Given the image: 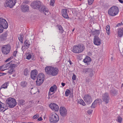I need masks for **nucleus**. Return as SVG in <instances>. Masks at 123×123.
Instances as JSON below:
<instances>
[{
	"label": "nucleus",
	"instance_id": "nucleus-1",
	"mask_svg": "<svg viewBox=\"0 0 123 123\" xmlns=\"http://www.w3.org/2000/svg\"><path fill=\"white\" fill-rule=\"evenodd\" d=\"M85 47L83 44H79L78 45L74 46L72 50V52L75 53H79L82 52L84 50Z\"/></svg>",
	"mask_w": 123,
	"mask_h": 123
},
{
	"label": "nucleus",
	"instance_id": "nucleus-2",
	"mask_svg": "<svg viewBox=\"0 0 123 123\" xmlns=\"http://www.w3.org/2000/svg\"><path fill=\"white\" fill-rule=\"evenodd\" d=\"M118 9L117 7L113 6L108 10V12L110 15L114 16L118 13Z\"/></svg>",
	"mask_w": 123,
	"mask_h": 123
},
{
	"label": "nucleus",
	"instance_id": "nucleus-3",
	"mask_svg": "<svg viewBox=\"0 0 123 123\" xmlns=\"http://www.w3.org/2000/svg\"><path fill=\"white\" fill-rule=\"evenodd\" d=\"M6 103L10 108L14 107L17 105L16 100L12 98H10L7 99L6 100Z\"/></svg>",
	"mask_w": 123,
	"mask_h": 123
},
{
	"label": "nucleus",
	"instance_id": "nucleus-4",
	"mask_svg": "<svg viewBox=\"0 0 123 123\" xmlns=\"http://www.w3.org/2000/svg\"><path fill=\"white\" fill-rule=\"evenodd\" d=\"M16 0H6L5 4V7H9L10 8H12L14 6L16 3Z\"/></svg>",
	"mask_w": 123,
	"mask_h": 123
},
{
	"label": "nucleus",
	"instance_id": "nucleus-5",
	"mask_svg": "<svg viewBox=\"0 0 123 123\" xmlns=\"http://www.w3.org/2000/svg\"><path fill=\"white\" fill-rule=\"evenodd\" d=\"M11 49L10 45L9 44H7L3 46L1 50L2 53L4 54L7 55L9 53Z\"/></svg>",
	"mask_w": 123,
	"mask_h": 123
},
{
	"label": "nucleus",
	"instance_id": "nucleus-6",
	"mask_svg": "<svg viewBox=\"0 0 123 123\" xmlns=\"http://www.w3.org/2000/svg\"><path fill=\"white\" fill-rule=\"evenodd\" d=\"M49 120L51 122L55 123L59 121V117L55 113H52L51 114Z\"/></svg>",
	"mask_w": 123,
	"mask_h": 123
},
{
	"label": "nucleus",
	"instance_id": "nucleus-7",
	"mask_svg": "<svg viewBox=\"0 0 123 123\" xmlns=\"http://www.w3.org/2000/svg\"><path fill=\"white\" fill-rule=\"evenodd\" d=\"M41 2L38 0H36L32 2L31 6L34 9H39L42 4Z\"/></svg>",
	"mask_w": 123,
	"mask_h": 123
},
{
	"label": "nucleus",
	"instance_id": "nucleus-8",
	"mask_svg": "<svg viewBox=\"0 0 123 123\" xmlns=\"http://www.w3.org/2000/svg\"><path fill=\"white\" fill-rule=\"evenodd\" d=\"M32 41L31 40H26L24 42V44L22 47V49L23 51H25L28 49Z\"/></svg>",
	"mask_w": 123,
	"mask_h": 123
},
{
	"label": "nucleus",
	"instance_id": "nucleus-9",
	"mask_svg": "<svg viewBox=\"0 0 123 123\" xmlns=\"http://www.w3.org/2000/svg\"><path fill=\"white\" fill-rule=\"evenodd\" d=\"M102 98L103 101L106 104H107L109 102L110 98L108 93H105L102 95Z\"/></svg>",
	"mask_w": 123,
	"mask_h": 123
},
{
	"label": "nucleus",
	"instance_id": "nucleus-10",
	"mask_svg": "<svg viewBox=\"0 0 123 123\" xmlns=\"http://www.w3.org/2000/svg\"><path fill=\"white\" fill-rule=\"evenodd\" d=\"M0 25L4 28L6 29L8 27V25L6 20L2 18H0Z\"/></svg>",
	"mask_w": 123,
	"mask_h": 123
},
{
	"label": "nucleus",
	"instance_id": "nucleus-11",
	"mask_svg": "<svg viewBox=\"0 0 123 123\" xmlns=\"http://www.w3.org/2000/svg\"><path fill=\"white\" fill-rule=\"evenodd\" d=\"M83 99L84 101L88 104H90L92 101V98L89 95L87 94L84 95Z\"/></svg>",
	"mask_w": 123,
	"mask_h": 123
},
{
	"label": "nucleus",
	"instance_id": "nucleus-12",
	"mask_svg": "<svg viewBox=\"0 0 123 123\" xmlns=\"http://www.w3.org/2000/svg\"><path fill=\"white\" fill-rule=\"evenodd\" d=\"M39 11L41 12H43L45 15H48L47 13L49 11L48 9L44 5H42L38 9Z\"/></svg>",
	"mask_w": 123,
	"mask_h": 123
},
{
	"label": "nucleus",
	"instance_id": "nucleus-13",
	"mask_svg": "<svg viewBox=\"0 0 123 123\" xmlns=\"http://www.w3.org/2000/svg\"><path fill=\"white\" fill-rule=\"evenodd\" d=\"M59 111L60 114L62 116H64L66 115L67 111L64 107H61L60 108Z\"/></svg>",
	"mask_w": 123,
	"mask_h": 123
},
{
	"label": "nucleus",
	"instance_id": "nucleus-14",
	"mask_svg": "<svg viewBox=\"0 0 123 123\" xmlns=\"http://www.w3.org/2000/svg\"><path fill=\"white\" fill-rule=\"evenodd\" d=\"M49 107L52 109L54 111H57L59 110V107L55 104L53 103L49 105Z\"/></svg>",
	"mask_w": 123,
	"mask_h": 123
},
{
	"label": "nucleus",
	"instance_id": "nucleus-15",
	"mask_svg": "<svg viewBox=\"0 0 123 123\" xmlns=\"http://www.w3.org/2000/svg\"><path fill=\"white\" fill-rule=\"evenodd\" d=\"M93 43L96 45H99L101 44V42L99 38L97 36H94Z\"/></svg>",
	"mask_w": 123,
	"mask_h": 123
},
{
	"label": "nucleus",
	"instance_id": "nucleus-16",
	"mask_svg": "<svg viewBox=\"0 0 123 123\" xmlns=\"http://www.w3.org/2000/svg\"><path fill=\"white\" fill-rule=\"evenodd\" d=\"M51 71V72L50 75L53 76H55L57 75L59 72L58 69L56 68L53 67Z\"/></svg>",
	"mask_w": 123,
	"mask_h": 123
},
{
	"label": "nucleus",
	"instance_id": "nucleus-17",
	"mask_svg": "<svg viewBox=\"0 0 123 123\" xmlns=\"http://www.w3.org/2000/svg\"><path fill=\"white\" fill-rule=\"evenodd\" d=\"M7 36L8 34L6 32L0 35V41H3L6 40Z\"/></svg>",
	"mask_w": 123,
	"mask_h": 123
},
{
	"label": "nucleus",
	"instance_id": "nucleus-18",
	"mask_svg": "<svg viewBox=\"0 0 123 123\" xmlns=\"http://www.w3.org/2000/svg\"><path fill=\"white\" fill-rule=\"evenodd\" d=\"M68 11V10L67 9H62L61 11L62 16L64 18H69L67 13Z\"/></svg>",
	"mask_w": 123,
	"mask_h": 123
},
{
	"label": "nucleus",
	"instance_id": "nucleus-19",
	"mask_svg": "<svg viewBox=\"0 0 123 123\" xmlns=\"http://www.w3.org/2000/svg\"><path fill=\"white\" fill-rule=\"evenodd\" d=\"M37 74L38 72L37 70H32L31 74V78L33 80L35 79Z\"/></svg>",
	"mask_w": 123,
	"mask_h": 123
},
{
	"label": "nucleus",
	"instance_id": "nucleus-20",
	"mask_svg": "<svg viewBox=\"0 0 123 123\" xmlns=\"http://www.w3.org/2000/svg\"><path fill=\"white\" fill-rule=\"evenodd\" d=\"M102 101L101 99L99 98L96 99L92 104L91 107L92 108H94L96 107L97 103H99Z\"/></svg>",
	"mask_w": 123,
	"mask_h": 123
},
{
	"label": "nucleus",
	"instance_id": "nucleus-21",
	"mask_svg": "<svg viewBox=\"0 0 123 123\" xmlns=\"http://www.w3.org/2000/svg\"><path fill=\"white\" fill-rule=\"evenodd\" d=\"M0 109L1 111L4 112L7 109V107L6 105L0 101Z\"/></svg>",
	"mask_w": 123,
	"mask_h": 123
},
{
	"label": "nucleus",
	"instance_id": "nucleus-22",
	"mask_svg": "<svg viewBox=\"0 0 123 123\" xmlns=\"http://www.w3.org/2000/svg\"><path fill=\"white\" fill-rule=\"evenodd\" d=\"M52 67L48 66L45 68V71L47 74L50 75Z\"/></svg>",
	"mask_w": 123,
	"mask_h": 123
},
{
	"label": "nucleus",
	"instance_id": "nucleus-23",
	"mask_svg": "<svg viewBox=\"0 0 123 123\" xmlns=\"http://www.w3.org/2000/svg\"><path fill=\"white\" fill-rule=\"evenodd\" d=\"M21 9L23 12H28L29 11V6L26 5H22L21 6Z\"/></svg>",
	"mask_w": 123,
	"mask_h": 123
},
{
	"label": "nucleus",
	"instance_id": "nucleus-24",
	"mask_svg": "<svg viewBox=\"0 0 123 123\" xmlns=\"http://www.w3.org/2000/svg\"><path fill=\"white\" fill-rule=\"evenodd\" d=\"M56 89L57 87L55 85H54L53 86H51L50 88L49 91V95H52V94L50 93V91L51 92H53L54 91H56Z\"/></svg>",
	"mask_w": 123,
	"mask_h": 123
},
{
	"label": "nucleus",
	"instance_id": "nucleus-25",
	"mask_svg": "<svg viewBox=\"0 0 123 123\" xmlns=\"http://www.w3.org/2000/svg\"><path fill=\"white\" fill-rule=\"evenodd\" d=\"M117 33L118 36L121 37L123 35V28H120L117 29Z\"/></svg>",
	"mask_w": 123,
	"mask_h": 123
},
{
	"label": "nucleus",
	"instance_id": "nucleus-26",
	"mask_svg": "<svg viewBox=\"0 0 123 123\" xmlns=\"http://www.w3.org/2000/svg\"><path fill=\"white\" fill-rule=\"evenodd\" d=\"M91 61V58L88 56H87L84 59L83 61L84 63L87 64L88 63Z\"/></svg>",
	"mask_w": 123,
	"mask_h": 123
},
{
	"label": "nucleus",
	"instance_id": "nucleus-27",
	"mask_svg": "<svg viewBox=\"0 0 123 123\" xmlns=\"http://www.w3.org/2000/svg\"><path fill=\"white\" fill-rule=\"evenodd\" d=\"M43 81L44 80H42V79L37 78L36 82L37 85L38 86H39L42 84Z\"/></svg>",
	"mask_w": 123,
	"mask_h": 123
},
{
	"label": "nucleus",
	"instance_id": "nucleus-28",
	"mask_svg": "<svg viewBox=\"0 0 123 123\" xmlns=\"http://www.w3.org/2000/svg\"><path fill=\"white\" fill-rule=\"evenodd\" d=\"M9 82L7 81L3 84L1 86L0 89L2 88L6 89L7 88L8 86Z\"/></svg>",
	"mask_w": 123,
	"mask_h": 123
},
{
	"label": "nucleus",
	"instance_id": "nucleus-29",
	"mask_svg": "<svg viewBox=\"0 0 123 123\" xmlns=\"http://www.w3.org/2000/svg\"><path fill=\"white\" fill-rule=\"evenodd\" d=\"M18 103L19 105H23L25 104V102L23 99H19L18 101Z\"/></svg>",
	"mask_w": 123,
	"mask_h": 123
},
{
	"label": "nucleus",
	"instance_id": "nucleus-30",
	"mask_svg": "<svg viewBox=\"0 0 123 123\" xmlns=\"http://www.w3.org/2000/svg\"><path fill=\"white\" fill-rule=\"evenodd\" d=\"M44 75L42 73L39 74L37 76V78L44 80Z\"/></svg>",
	"mask_w": 123,
	"mask_h": 123
},
{
	"label": "nucleus",
	"instance_id": "nucleus-31",
	"mask_svg": "<svg viewBox=\"0 0 123 123\" xmlns=\"http://www.w3.org/2000/svg\"><path fill=\"white\" fill-rule=\"evenodd\" d=\"M92 33L95 36H97V35H98L100 34V31L99 30H95L92 31Z\"/></svg>",
	"mask_w": 123,
	"mask_h": 123
},
{
	"label": "nucleus",
	"instance_id": "nucleus-32",
	"mask_svg": "<svg viewBox=\"0 0 123 123\" xmlns=\"http://www.w3.org/2000/svg\"><path fill=\"white\" fill-rule=\"evenodd\" d=\"M30 73V70L27 68H26L24 70L23 74L24 75L26 76H27L29 75Z\"/></svg>",
	"mask_w": 123,
	"mask_h": 123
},
{
	"label": "nucleus",
	"instance_id": "nucleus-33",
	"mask_svg": "<svg viewBox=\"0 0 123 123\" xmlns=\"http://www.w3.org/2000/svg\"><path fill=\"white\" fill-rule=\"evenodd\" d=\"M78 103L83 105V106L86 105V104L83 100L82 99H79L78 100Z\"/></svg>",
	"mask_w": 123,
	"mask_h": 123
},
{
	"label": "nucleus",
	"instance_id": "nucleus-34",
	"mask_svg": "<svg viewBox=\"0 0 123 123\" xmlns=\"http://www.w3.org/2000/svg\"><path fill=\"white\" fill-rule=\"evenodd\" d=\"M110 92L111 94L113 95H115L117 93V92L114 88H112Z\"/></svg>",
	"mask_w": 123,
	"mask_h": 123
},
{
	"label": "nucleus",
	"instance_id": "nucleus-35",
	"mask_svg": "<svg viewBox=\"0 0 123 123\" xmlns=\"http://www.w3.org/2000/svg\"><path fill=\"white\" fill-rule=\"evenodd\" d=\"M57 27L59 30V32L62 33L64 31L62 26L60 25H57Z\"/></svg>",
	"mask_w": 123,
	"mask_h": 123
},
{
	"label": "nucleus",
	"instance_id": "nucleus-36",
	"mask_svg": "<svg viewBox=\"0 0 123 123\" xmlns=\"http://www.w3.org/2000/svg\"><path fill=\"white\" fill-rule=\"evenodd\" d=\"M106 29L107 33L108 35H109L110 33V26L107 25L106 26Z\"/></svg>",
	"mask_w": 123,
	"mask_h": 123
},
{
	"label": "nucleus",
	"instance_id": "nucleus-37",
	"mask_svg": "<svg viewBox=\"0 0 123 123\" xmlns=\"http://www.w3.org/2000/svg\"><path fill=\"white\" fill-rule=\"evenodd\" d=\"M27 85V82L24 81H22L20 83L21 86L23 87H25Z\"/></svg>",
	"mask_w": 123,
	"mask_h": 123
},
{
	"label": "nucleus",
	"instance_id": "nucleus-38",
	"mask_svg": "<svg viewBox=\"0 0 123 123\" xmlns=\"http://www.w3.org/2000/svg\"><path fill=\"white\" fill-rule=\"evenodd\" d=\"M116 120L118 122L121 123L122 120V118L120 116H118L117 117Z\"/></svg>",
	"mask_w": 123,
	"mask_h": 123
},
{
	"label": "nucleus",
	"instance_id": "nucleus-39",
	"mask_svg": "<svg viewBox=\"0 0 123 123\" xmlns=\"http://www.w3.org/2000/svg\"><path fill=\"white\" fill-rule=\"evenodd\" d=\"M23 35L21 34L18 37L19 40L22 43H23Z\"/></svg>",
	"mask_w": 123,
	"mask_h": 123
},
{
	"label": "nucleus",
	"instance_id": "nucleus-40",
	"mask_svg": "<svg viewBox=\"0 0 123 123\" xmlns=\"http://www.w3.org/2000/svg\"><path fill=\"white\" fill-rule=\"evenodd\" d=\"M71 92L70 91L69 89H66L65 92V96L66 97L68 96Z\"/></svg>",
	"mask_w": 123,
	"mask_h": 123
},
{
	"label": "nucleus",
	"instance_id": "nucleus-41",
	"mask_svg": "<svg viewBox=\"0 0 123 123\" xmlns=\"http://www.w3.org/2000/svg\"><path fill=\"white\" fill-rule=\"evenodd\" d=\"M17 67V65L15 64H12L11 63H10V68L13 69L15 68V67Z\"/></svg>",
	"mask_w": 123,
	"mask_h": 123
},
{
	"label": "nucleus",
	"instance_id": "nucleus-42",
	"mask_svg": "<svg viewBox=\"0 0 123 123\" xmlns=\"http://www.w3.org/2000/svg\"><path fill=\"white\" fill-rule=\"evenodd\" d=\"M1 69V71H3L6 70L7 69L5 67V65H4L0 66Z\"/></svg>",
	"mask_w": 123,
	"mask_h": 123
},
{
	"label": "nucleus",
	"instance_id": "nucleus-43",
	"mask_svg": "<svg viewBox=\"0 0 123 123\" xmlns=\"http://www.w3.org/2000/svg\"><path fill=\"white\" fill-rule=\"evenodd\" d=\"M11 63V62H10L7 63L6 65H5V68H6L7 69H8L9 68H10V65Z\"/></svg>",
	"mask_w": 123,
	"mask_h": 123
},
{
	"label": "nucleus",
	"instance_id": "nucleus-44",
	"mask_svg": "<svg viewBox=\"0 0 123 123\" xmlns=\"http://www.w3.org/2000/svg\"><path fill=\"white\" fill-rule=\"evenodd\" d=\"M14 72V70L11 69L8 70V73L9 74H12Z\"/></svg>",
	"mask_w": 123,
	"mask_h": 123
},
{
	"label": "nucleus",
	"instance_id": "nucleus-45",
	"mask_svg": "<svg viewBox=\"0 0 123 123\" xmlns=\"http://www.w3.org/2000/svg\"><path fill=\"white\" fill-rule=\"evenodd\" d=\"M4 28L3 26H1L0 25V33H2L4 30Z\"/></svg>",
	"mask_w": 123,
	"mask_h": 123
},
{
	"label": "nucleus",
	"instance_id": "nucleus-46",
	"mask_svg": "<svg viewBox=\"0 0 123 123\" xmlns=\"http://www.w3.org/2000/svg\"><path fill=\"white\" fill-rule=\"evenodd\" d=\"M54 0H51L50 3V5L51 6H53L54 5Z\"/></svg>",
	"mask_w": 123,
	"mask_h": 123
},
{
	"label": "nucleus",
	"instance_id": "nucleus-47",
	"mask_svg": "<svg viewBox=\"0 0 123 123\" xmlns=\"http://www.w3.org/2000/svg\"><path fill=\"white\" fill-rule=\"evenodd\" d=\"M88 68H83V69L82 72L85 73H87V70H88Z\"/></svg>",
	"mask_w": 123,
	"mask_h": 123
},
{
	"label": "nucleus",
	"instance_id": "nucleus-48",
	"mask_svg": "<svg viewBox=\"0 0 123 123\" xmlns=\"http://www.w3.org/2000/svg\"><path fill=\"white\" fill-rule=\"evenodd\" d=\"M90 78L89 76H88L87 78L86 79V83H88L90 81Z\"/></svg>",
	"mask_w": 123,
	"mask_h": 123
},
{
	"label": "nucleus",
	"instance_id": "nucleus-49",
	"mask_svg": "<svg viewBox=\"0 0 123 123\" xmlns=\"http://www.w3.org/2000/svg\"><path fill=\"white\" fill-rule=\"evenodd\" d=\"M93 111V110H92L90 109L88 111H87V113L89 114V115H90L91 114Z\"/></svg>",
	"mask_w": 123,
	"mask_h": 123
},
{
	"label": "nucleus",
	"instance_id": "nucleus-50",
	"mask_svg": "<svg viewBox=\"0 0 123 123\" xmlns=\"http://www.w3.org/2000/svg\"><path fill=\"white\" fill-rule=\"evenodd\" d=\"M94 0H88V3L89 5H91L92 3Z\"/></svg>",
	"mask_w": 123,
	"mask_h": 123
},
{
	"label": "nucleus",
	"instance_id": "nucleus-51",
	"mask_svg": "<svg viewBox=\"0 0 123 123\" xmlns=\"http://www.w3.org/2000/svg\"><path fill=\"white\" fill-rule=\"evenodd\" d=\"M39 117V115L38 114H37L34 115L33 117L34 119H37Z\"/></svg>",
	"mask_w": 123,
	"mask_h": 123
},
{
	"label": "nucleus",
	"instance_id": "nucleus-52",
	"mask_svg": "<svg viewBox=\"0 0 123 123\" xmlns=\"http://www.w3.org/2000/svg\"><path fill=\"white\" fill-rule=\"evenodd\" d=\"M88 70H87V73H89L91 72H92V69H90L89 68H88Z\"/></svg>",
	"mask_w": 123,
	"mask_h": 123
},
{
	"label": "nucleus",
	"instance_id": "nucleus-53",
	"mask_svg": "<svg viewBox=\"0 0 123 123\" xmlns=\"http://www.w3.org/2000/svg\"><path fill=\"white\" fill-rule=\"evenodd\" d=\"M76 76L75 74H73V76H72V80H75L76 79Z\"/></svg>",
	"mask_w": 123,
	"mask_h": 123
},
{
	"label": "nucleus",
	"instance_id": "nucleus-54",
	"mask_svg": "<svg viewBox=\"0 0 123 123\" xmlns=\"http://www.w3.org/2000/svg\"><path fill=\"white\" fill-rule=\"evenodd\" d=\"M31 55L29 54L27 56L26 58L27 59L29 60L31 59Z\"/></svg>",
	"mask_w": 123,
	"mask_h": 123
},
{
	"label": "nucleus",
	"instance_id": "nucleus-55",
	"mask_svg": "<svg viewBox=\"0 0 123 123\" xmlns=\"http://www.w3.org/2000/svg\"><path fill=\"white\" fill-rule=\"evenodd\" d=\"M17 50H16V51H15L13 53V55L14 56H15L16 55V54L17 53Z\"/></svg>",
	"mask_w": 123,
	"mask_h": 123
},
{
	"label": "nucleus",
	"instance_id": "nucleus-56",
	"mask_svg": "<svg viewBox=\"0 0 123 123\" xmlns=\"http://www.w3.org/2000/svg\"><path fill=\"white\" fill-rule=\"evenodd\" d=\"M12 57H11L8 58L5 61L6 62H7L10 61L12 59Z\"/></svg>",
	"mask_w": 123,
	"mask_h": 123
},
{
	"label": "nucleus",
	"instance_id": "nucleus-57",
	"mask_svg": "<svg viewBox=\"0 0 123 123\" xmlns=\"http://www.w3.org/2000/svg\"><path fill=\"white\" fill-rule=\"evenodd\" d=\"M89 73V77L90 78H91L93 75L92 72H91Z\"/></svg>",
	"mask_w": 123,
	"mask_h": 123
},
{
	"label": "nucleus",
	"instance_id": "nucleus-58",
	"mask_svg": "<svg viewBox=\"0 0 123 123\" xmlns=\"http://www.w3.org/2000/svg\"><path fill=\"white\" fill-rule=\"evenodd\" d=\"M122 24H123V23L122 22H121V23H119L117 25V27L118 26H119L121 25H122Z\"/></svg>",
	"mask_w": 123,
	"mask_h": 123
},
{
	"label": "nucleus",
	"instance_id": "nucleus-59",
	"mask_svg": "<svg viewBox=\"0 0 123 123\" xmlns=\"http://www.w3.org/2000/svg\"><path fill=\"white\" fill-rule=\"evenodd\" d=\"M61 85H62V86L63 87H64L65 85V83H61Z\"/></svg>",
	"mask_w": 123,
	"mask_h": 123
},
{
	"label": "nucleus",
	"instance_id": "nucleus-60",
	"mask_svg": "<svg viewBox=\"0 0 123 123\" xmlns=\"http://www.w3.org/2000/svg\"><path fill=\"white\" fill-rule=\"evenodd\" d=\"M118 1L121 3H123V0H118Z\"/></svg>",
	"mask_w": 123,
	"mask_h": 123
},
{
	"label": "nucleus",
	"instance_id": "nucleus-61",
	"mask_svg": "<svg viewBox=\"0 0 123 123\" xmlns=\"http://www.w3.org/2000/svg\"><path fill=\"white\" fill-rule=\"evenodd\" d=\"M38 120L39 121H41L42 120V118L40 117L38 119Z\"/></svg>",
	"mask_w": 123,
	"mask_h": 123
},
{
	"label": "nucleus",
	"instance_id": "nucleus-62",
	"mask_svg": "<svg viewBox=\"0 0 123 123\" xmlns=\"http://www.w3.org/2000/svg\"><path fill=\"white\" fill-rule=\"evenodd\" d=\"M68 62H69L70 64V65H71L72 64V62L71 60H69Z\"/></svg>",
	"mask_w": 123,
	"mask_h": 123
},
{
	"label": "nucleus",
	"instance_id": "nucleus-63",
	"mask_svg": "<svg viewBox=\"0 0 123 123\" xmlns=\"http://www.w3.org/2000/svg\"><path fill=\"white\" fill-rule=\"evenodd\" d=\"M2 73V75H5L6 74V73Z\"/></svg>",
	"mask_w": 123,
	"mask_h": 123
},
{
	"label": "nucleus",
	"instance_id": "nucleus-64",
	"mask_svg": "<svg viewBox=\"0 0 123 123\" xmlns=\"http://www.w3.org/2000/svg\"><path fill=\"white\" fill-rule=\"evenodd\" d=\"M2 76L1 73H0V76Z\"/></svg>",
	"mask_w": 123,
	"mask_h": 123
}]
</instances>
